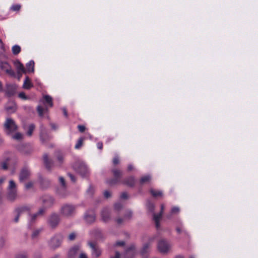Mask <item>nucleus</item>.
Masks as SVG:
<instances>
[{
    "label": "nucleus",
    "instance_id": "f257e3e1",
    "mask_svg": "<svg viewBox=\"0 0 258 258\" xmlns=\"http://www.w3.org/2000/svg\"><path fill=\"white\" fill-rule=\"evenodd\" d=\"M77 206L72 204L66 203L61 205L60 209V214L64 217H72L76 212Z\"/></svg>",
    "mask_w": 258,
    "mask_h": 258
},
{
    "label": "nucleus",
    "instance_id": "680f3d73",
    "mask_svg": "<svg viewBox=\"0 0 258 258\" xmlns=\"http://www.w3.org/2000/svg\"><path fill=\"white\" fill-rule=\"evenodd\" d=\"M120 198L122 199H127L128 198L127 194L126 192H122L120 195Z\"/></svg>",
    "mask_w": 258,
    "mask_h": 258
},
{
    "label": "nucleus",
    "instance_id": "58836bf2",
    "mask_svg": "<svg viewBox=\"0 0 258 258\" xmlns=\"http://www.w3.org/2000/svg\"><path fill=\"white\" fill-rule=\"evenodd\" d=\"M147 207L148 208V209L151 211V212H153L154 210V204L151 203V202L150 201H148L147 202Z\"/></svg>",
    "mask_w": 258,
    "mask_h": 258
},
{
    "label": "nucleus",
    "instance_id": "9b49d317",
    "mask_svg": "<svg viewBox=\"0 0 258 258\" xmlns=\"http://www.w3.org/2000/svg\"><path fill=\"white\" fill-rule=\"evenodd\" d=\"M155 239V236L151 237L149 238L148 242L144 244L141 251V253L144 258H147L148 257V253L150 251L151 243Z\"/></svg>",
    "mask_w": 258,
    "mask_h": 258
},
{
    "label": "nucleus",
    "instance_id": "6e6552de",
    "mask_svg": "<svg viewBox=\"0 0 258 258\" xmlns=\"http://www.w3.org/2000/svg\"><path fill=\"white\" fill-rule=\"evenodd\" d=\"M62 238L60 235H56L52 237L48 242V245L50 249L55 250L60 246Z\"/></svg>",
    "mask_w": 258,
    "mask_h": 258
},
{
    "label": "nucleus",
    "instance_id": "b1692460",
    "mask_svg": "<svg viewBox=\"0 0 258 258\" xmlns=\"http://www.w3.org/2000/svg\"><path fill=\"white\" fill-rule=\"evenodd\" d=\"M135 251L134 247L132 246L127 248L123 255V258H133Z\"/></svg>",
    "mask_w": 258,
    "mask_h": 258
},
{
    "label": "nucleus",
    "instance_id": "3c124183",
    "mask_svg": "<svg viewBox=\"0 0 258 258\" xmlns=\"http://www.w3.org/2000/svg\"><path fill=\"white\" fill-rule=\"evenodd\" d=\"M94 189L92 186H90L87 191L88 195L92 196L94 192Z\"/></svg>",
    "mask_w": 258,
    "mask_h": 258
},
{
    "label": "nucleus",
    "instance_id": "5701e85b",
    "mask_svg": "<svg viewBox=\"0 0 258 258\" xmlns=\"http://www.w3.org/2000/svg\"><path fill=\"white\" fill-rule=\"evenodd\" d=\"M14 64L17 70V72L19 74L26 73V71L25 69L24 66L19 60L15 61Z\"/></svg>",
    "mask_w": 258,
    "mask_h": 258
},
{
    "label": "nucleus",
    "instance_id": "4be33fe9",
    "mask_svg": "<svg viewBox=\"0 0 258 258\" xmlns=\"http://www.w3.org/2000/svg\"><path fill=\"white\" fill-rule=\"evenodd\" d=\"M43 161L45 167L48 170H50L53 166V162L51 160H49L48 159V156L47 154H44L43 155Z\"/></svg>",
    "mask_w": 258,
    "mask_h": 258
},
{
    "label": "nucleus",
    "instance_id": "dca6fc26",
    "mask_svg": "<svg viewBox=\"0 0 258 258\" xmlns=\"http://www.w3.org/2000/svg\"><path fill=\"white\" fill-rule=\"evenodd\" d=\"M95 214L93 211H87L84 215V219L87 223L91 224L95 220Z\"/></svg>",
    "mask_w": 258,
    "mask_h": 258
},
{
    "label": "nucleus",
    "instance_id": "a211bd4d",
    "mask_svg": "<svg viewBox=\"0 0 258 258\" xmlns=\"http://www.w3.org/2000/svg\"><path fill=\"white\" fill-rule=\"evenodd\" d=\"M101 216L102 220L104 222H108L110 219V211L107 208H105L102 209L101 212Z\"/></svg>",
    "mask_w": 258,
    "mask_h": 258
},
{
    "label": "nucleus",
    "instance_id": "a878e982",
    "mask_svg": "<svg viewBox=\"0 0 258 258\" xmlns=\"http://www.w3.org/2000/svg\"><path fill=\"white\" fill-rule=\"evenodd\" d=\"M43 103L46 106L51 107L53 106L52 98L49 95H45L43 97Z\"/></svg>",
    "mask_w": 258,
    "mask_h": 258
},
{
    "label": "nucleus",
    "instance_id": "338daca9",
    "mask_svg": "<svg viewBox=\"0 0 258 258\" xmlns=\"http://www.w3.org/2000/svg\"><path fill=\"white\" fill-rule=\"evenodd\" d=\"M68 176L70 177V178H71V180L73 182H75L76 181V178H75V177L74 176V175H73L72 174H71L70 173H68Z\"/></svg>",
    "mask_w": 258,
    "mask_h": 258
},
{
    "label": "nucleus",
    "instance_id": "4d7b16f0",
    "mask_svg": "<svg viewBox=\"0 0 258 258\" xmlns=\"http://www.w3.org/2000/svg\"><path fill=\"white\" fill-rule=\"evenodd\" d=\"M79 254V258H88L87 254L83 252L81 249V252Z\"/></svg>",
    "mask_w": 258,
    "mask_h": 258
},
{
    "label": "nucleus",
    "instance_id": "bf43d9fd",
    "mask_svg": "<svg viewBox=\"0 0 258 258\" xmlns=\"http://www.w3.org/2000/svg\"><path fill=\"white\" fill-rule=\"evenodd\" d=\"M78 128L79 131L81 133L84 132L85 131V129H86L85 126L84 125H79L78 126Z\"/></svg>",
    "mask_w": 258,
    "mask_h": 258
},
{
    "label": "nucleus",
    "instance_id": "20e7f679",
    "mask_svg": "<svg viewBox=\"0 0 258 258\" xmlns=\"http://www.w3.org/2000/svg\"><path fill=\"white\" fill-rule=\"evenodd\" d=\"M74 168L77 173L83 177L87 176L89 173L87 165L83 162H76L74 165Z\"/></svg>",
    "mask_w": 258,
    "mask_h": 258
},
{
    "label": "nucleus",
    "instance_id": "de8ad7c7",
    "mask_svg": "<svg viewBox=\"0 0 258 258\" xmlns=\"http://www.w3.org/2000/svg\"><path fill=\"white\" fill-rule=\"evenodd\" d=\"M113 164L115 165L119 163V158L118 155H116L113 159Z\"/></svg>",
    "mask_w": 258,
    "mask_h": 258
},
{
    "label": "nucleus",
    "instance_id": "e2e57ef3",
    "mask_svg": "<svg viewBox=\"0 0 258 258\" xmlns=\"http://www.w3.org/2000/svg\"><path fill=\"white\" fill-rule=\"evenodd\" d=\"M104 196L105 198H108L111 197V194L109 191L105 190L104 192Z\"/></svg>",
    "mask_w": 258,
    "mask_h": 258
},
{
    "label": "nucleus",
    "instance_id": "bb28decb",
    "mask_svg": "<svg viewBox=\"0 0 258 258\" xmlns=\"http://www.w3.org/2000/svg\"><path fill=\"white\" fill-rule=\"evenodd\" d=\"M151 180V176L150 175H146L142 177L140 180V183L142 185L149 183Z\"/></svg>",
    "mask_w": 258,
    "mask_h": 258
},
{
    "label": "nucleus",
    "instance_id": "f3484780",
    "mask_svg": "<svg viewBox=\"0 0 258 258\" xmlns=\"http://www.w3.org/2000/svg\"><path fill=\"white\" fill-rule=\"evenodd\" d=\"M5 110L9 114L14 113L17 110V106L14 101H9L5 106Z\"/></svg>",
    "mask_w": 258,
    "mask_h": 258
},
{
    "label": "nucleus",
    "instance_id": "f704fd0d",
    "mask_svg": "<svg viewBox=\"0 0 258 258\" xmlns=\"http://www.w3.org/2000/svg\"><path fill=\"white\" fill-rule=\"evenodd\" d=\"M125 244V242L123 241H117L115 244H113L112 247H111L110 249H112L113 250L116 249L115 248L117 246H123Z\"/></svg>",
    "mask_w": 258,
    "mask_h": 258
},
{
    "label": "nucleus",
    "instance_id": "6ab92c4d",
    "mask_svg": "<svg viewBox=\"0 0 258 258\" xmlns=\"http://www.w3.org/2000/svg\"><path fill=\"white\" fill-rule=\"evenodd\" d=\"M90 234L97 240L102 239L104 238L103 234L101 230L99 229H95L90 232Z\"/></svg>",
    "mask_w": 258,
    "mask_h": 258
},
{
    "label": "nucleus",
    "instance_id": "79ce46f5",
    "mask_svg": "<svg viewBox=\"0 0 258 258\" xmlns=\"http://www.w3.org/2000/svg\"><path fill=\"white\" fill-rule=\"evenodd\" d=\"M41 231V230L40 229H36L34 230L32 234V238L33 239L36 238L40 234Z\"/></svg>",
    "mask_w": 258,
    "mask_h": 258
},
{
    "label": "nucleus",
    "instance_id": "aec40b11",
    "mask_svg": "<svg viewBox=\"0 0 258 258\" xmlns=\"http://www.w3.org/2000/svg\"><path fill=\"white\" fill-rule=\"evenodd\" d=\"M164 209V205L161 206V212L158 214H154V220L156 224V227L158 228L160 226L159 221L162 216Z\"/></svg>",
    "mask_w": 258,
    "mask_h": 258
},
{
    "label": "nucleus",
    "instance_id": "ddd939ff",
    "mask_svg": "<svg viewBox=\"0 0 258 258\" xmlns=\"http://www.w3.org/2000/svg\"><path fill=\"white\" fill-rule=\"evenodd\" d=\"M0 67L2 70L11 76H15V73L11 66L7 62H1Z\"/></svg>",
    "mask_w": 258,
    "mask_h": 258
},
{
    "label": "nucleus",
    "instance_id": "473e14b6",
    "mask_svg": "<svg viewBox=\"0 0 258 258\" xmlns=\"http://www.w3.org/2000/svg\"><path fill=\"white\" fill-rule=\"evenodd\" d=\"M32 86L31 84L28 77H26L23 84V88L25 89H30Z\"/></svg>",
    "mask_w": 258,
    "mask_h": 258
},
{
    "label": "nucleus",
    "instance_id": "5fc2aeb1",
    "mask_svg": "<svg viewBox=\"0 0 258 258\" xmlns=\"http://www.w3.org/2000/svg\"><path fill=\"white\" fill-rule=\"evenodd\" d=\"M115 251V255L114 256H110V258H120V253L116 250V249H114Z\"/></svg>",
    "mask_w": 258,
    "mask_h": 258
},
{
    "label": "nucleus",
    "instance_id": "052dcab7",
    "mask_svg": "<svg viewBox=\"0 0 258 258\" xmlns=\"http://www.w3.org/2000/svg\"><path fill=\"white\" fill-rule=\"evenodd\" d=\"M59 182L60 183V184H61V185L63 187H65V186H66L65 181H64V179L62 177H59Z\"/></svg>",
    "mask_w": 258,
    "mask_h": 258
},
{
    "label": "nucleus",
    "instance_id": "e433bc0d",
    "mask_svg": "<svg viewBox=\"0 0 258 258\" xmlns=\"http://www.w3.org/2000/svg\"><path fill=\"white\" fill-rule=\"evenodd\" d=\"M12 138L16 140H20L23 138V135L20 133H16L12 137Z\"/></svg>",
    "mask_w": 258,
    "mask_h": 258
},
{
    "label": "nucleus",
    "instance_id": "1a4fd4ad",
    "mask_svg": "<svg viewBox=\"0 0 258 258\" xmlns=\"http://www.w3.org/2000/svg\"><path fill=\"white\" fill-rule=\"evenodd\" d=\"M60 221V215L57 213H53L50 215L48 219V223L52 228H55L58 225Z\"/></svg>",
    "mask_w": 258,
    "mask_h": 258
},
{
    "label": "nucleus",
    "instance_id": "49530a36",
    "mask_svg": "<svg viewBox=\"0 0 258 258\" xmlns=\"http://www.w3.org/2000/svg\"><path fill=\"white\" fill-rule=\"evenodd\" d=\"M9 160V159L8 158H7L5 161L3 162L2 163V168L4 170H6L8 169V163Z\"/></svg>",
    "mask_w": 258,
    "mask_h": 258
},
{
    "label": "nucleus",
    "instance_id": "c9c22d12",
    "mask_svg": "<svg viewBox=\"0 0 258 258\" xmlns=\"http://www.w3.org/2000/svg\"><path fill=\"white\" fill-rule=\"evenodd\" d=\"M37 111L39 113V116H42L43 115V112L44 111H47V108L43 109L41 106L39 105L37 107Z\"/></svg>",
    "mask_w": 258,
    "mask_h": 258
},
{
    "label": "nucleus",
    "instance_id": "a19ab883",
    "mask_svg": "<svg viewBox=\"0 0 258 258\" xmlns=\"http://www.w3.org/2000/svg\"><path fill=\"white\" fill-rule=\"evenodd\" d=\"M132 212L131 211H127L124 216V220H129L132 217Z\"/></svg>",
    "mask_w": 258,
    "mask_h": 258
},
{
    "label": "nucleus",
    "instance_id": "7ed1b4c3",
    "mask_svg": "<svg viewBox=\"0 0 258 258\" xmlns=\"http://www.w3.org/2000/svg\"><path fill=\"white\" fill-rule=\"evenodd\" d=\"M17 197L16 185L13 180H10L8 187L7 199L11 202H14L17 199Z\"/></svg>",
    "mask_w": 258,
    "mask_h": 258
},
{
    "label": "nucleus",
    "instance_id": "09e8293b",
    "mask_svg": "<svg viewBox=\"0 0 258 258\" xmlns=\"http://www.w3.org/2000/svg\"><path fill=\"white\" fill-rule=\"evenodd\" d=\"M50 184V182L48 180H43L41 182L42 186L44 188L47 187Z\"/></svg>",
    "mask_w": 258,
    "mask_h": 258
},
{
    "label": "nucleus",
    "instance_id": "423d86ee",
    "mask_svg": "<svg viewBox=\"0 0 258 258\" xmlns=\"http://www.w3.org/2000/svg\"><path fill=\"white\" fill-rule=\"evenodd\" d=\"M88 245L91 249L92 258H98L101 255L102 250L97 244L89 241L88 242Z\"/></svg>",
    "mask_w": 258,
    "mask_h": 258
},
{
    "label": "nucleus",
    "instance_id": "7c9ffc66",
    "mask_svg": "<svg viewBox=\"0 0 258 258\" xmlns=\"http://www.w3.org/2000/svg\"><path fill=\"white\" fill-rule=\"evenodd\" d=\"M84 139L85 138L83 137H81L79 138L75 146V148L76 149L78 150L81 148L83 145Z\"/></svg>",
    "mask_w": 258,
    "mask_h": 258
},
{
    "label": "nucleus",
    "instance_id": "2eb2a0df",
    "mask_svg": "<svg viewBox=\"0 0 258 258\" xmlns=\"http://www.w3.org/2000/svg\"><path fill=\"white\" fill-rule=\"evenodd\" d=\"M45 211H46L44 208H41L39 209L38 211L36 213L30 215V222L31 223L34 222L38 218L44 216Z\"/></svg>",
    "mask_w": 258,
    "mask_h": 258
},
{
    "label": "nucleus",
    "instance_id": "13d9d810",
    "mask_svg": "<svg viewBox=\"0 0 258 258\" xmlns=\"http://www.w3.org/2000/svg\"><path fill=\"white\" fill-rule=\"evenodd\" d=\"M33 185V182H29L25 184V188L27 189H29L31 188V187H32Z\"/></svg>",
    "mask_w": 258,
    "mask_h": 258
},
{
    "label": "nucleus",
    "instance_id": "f8f14e48",
    "mask_svg": "<svg viewBox=\"0 0 258 258\" xmlns=\"http://www.w3.org/2000/svg\"><path fill=\"white\" fill-rule=\"evenodd\" d=\"M81 252V248L78 245H75L69 249L67 253V258H76Z\"/></svg>",
    "mask_w": 258,
    "mask_h": 258
},
{
    "label": "nucleus",
    "instance_id": "ea45409f",
    "mask_svg": "<svg viewBox=\"0 0 258 258\" xmlns=\"http://www.w3.org/2000/svg\"><path fill=\"white\" fill-rule=\"evenodd\" d=\"M57 159L58 162V165H60L62 163L63 161V155L61 153H58V155L57 156Z\"/></svg>",
    "mask_w": 258,
    "mask_h": 258
},
{
    "label": "nucleus",
    "instance_id": "603ef678",
    "mask_svg": "<svg viewBox=\"0 0 258 258\" xmlns=\"http://www.w3.org/2000/svg\"><path fill=\"white\" fill-rule=\"evenodd\" d=\"M19 97L23 100H27L28 99V97L25 95V93L24 92L20 93L19 94Z\"/></svg>",
    "mask_w": 258,
    "mask_h": 258
},
{
    "label": "nucleus",
    "instance_id": "774afa93",
    "mask_svg": "<svg viewBox=\"0 0 258 258\" xmlns=\"http://www.w3.org/2000/svg\"><path fill=\"white\" fill-rule=\"evenodd\" d=\"M183 236H188V233L186 231V230L183 228V230H182V232H181V233L180 234Z\"/></svg>",
    "mask_w": 258,
    "mask_h": 258
},
{
    "label": "nucleus",
    "instance_id": "2f4dec72",
    "mask_svg": "<svg viewBox=\"0 0 258 258\" xmlns=\"http://www.w3.org/2000/svg\"><path fill=\"white\" fill-rule=\"evenodd\" d=\"M12 52L14 55L18 54L21 51V47L18 45H15L12 47Z\"/></svg>",
    "mask_w": 258,
    "mask_h": 258
},
{
    "label": "nucleus",
    "instance_id": "393cba45",
    "mask_svg": "<svg viewBox=\"0 0 258 258\" xmlns=\"http://www.w3.org/2000/svg\"><path fill=\"white\" fill-rule=\"evenodd\" d=\"M6 94L8 96H13L15 93V87L10 84H7L6 85Z\"/></svg>",
    "mask_w": 258,
    "mask_h": 258
},
{
    "label": "nucleus",
    "instance_id": "4c0bfd02",
    "mask_svg": "<svg viewBox=\"0 0 258 258\" xmlns=\"http://www.w3.org/2000/svg\"><path fill=\"white\" fill-rule=\"evenodd\" d=\"M21 8V6L20 4L13 5L10 8V10L13 11H19Z\"/></svg>",
    "mask_w": 258,
    "mask_h": 258
},
{
    "label": "nucleus",
    "instance_id": "72a5a7b5",
    "mask_svg": "<svg viewBox=\"0 0 258 258\" xmlns=\"http://www.w3.org/2000/svg\"><path fill=\"white\" fill-rule=\"evenodd\" d=\"M35 126L34 124H31L29 125L28 130L27 132V134L29 136L32 135L33 132L35 129Z\"/></svg>",
    "mask_w": 258,
    "mask_h": 258
},
{
    "label": "nucleus",
    "instance_id": "9d476101",
    "mask_svg": "<svg viewBox=\"0 0 258 258\" xmlns=\"http://www.w3.org/2000/svg\"><path fill=\"white\" fill-rule=\"evenodd\" d=\"M42 203L43 207L46 210V208H49L53 206L55 203L54 199L48 195H45L42 197Z\"/></svg>",
    "mask_w": 258,
    "mask_h": 258
},
{
    "label": "nucleus",
    "instance_id": "c85d7f7f",
    "mask_svg": "<svg viewBox=\"0 0 258 258\" xmlns=\"http://www.w3.org/2000/svg\"><path fill=\"white\" fill-rule=\"evenodd\" d=\"M150 192L151 194V195L154 197H162L163 196V193L161 190H155V189L153 188H151L150 189Z\"/></svg>",
    "mask_w": 258,
    "mask_h": 258
},
{
    "label": "nucleus",
    "instance_id": "37998d69",
    "mask_svg": "<svg viewBox=\"0 0 258 258\" xmlns=\"http://www.w3.org/2000/svg\"><path fill=\"white\" fill-rule=\"evenodd\" d=\"M180 211V209L178 207H174L171 209V215L178 214Z\"/></svg>",
    "mask_w": 258,
    "mask_h": 258
},
{
    "label": "nucleus",
    "instance_id": "0eeeda50",
    "mask_svg": "<svg viewBox=\"0 0 258 258\" xmlns=\"http://www.w3.org/2000/svg\"><path fill=\"white\" fill-rule=\"evenodd\" d=\"M171 244L165 239L160 240L158 243V250L163 253H166L171 248Z\"/></svg>",
    "mask_w": 258,
    "mask_h": 258
},
{
    "label": "nucleus",
    "instance_id": "39448f33",
    "mask_svg": "<svg viewBox=\"0 0 258 258\" xmlns=\"http://www.w3.org/2000/svg\"><path fill=\"white\" fill-rule=\"evenodd\" d=\"M111 171L114 178L107 180L106 182L109 185H113L120 181V178L122 175V172L117 169H113Z\"/></svg>",
    "mask_w": 258,
    "mask_h": 258
},
{
    "label": "nucleus",
    "instance_id": "6e6d98bb",
    "mask_svg": "<svg viewBox=\"0 0 258 258\" xmlns=\"http://www.w3.org/2000/svg\"><path fill=\"white\" fill-rule=\"evenodd\" d=\"M15 258H28V255L26 253H21L17 254Z\"/></svg>",
    "mask_w": 258,
    "mask_h": 258
},
{
    "label": "nucleus",
    "instance_id": "cd10ccee",
    "mask_svg": "<svg viewBox=\"0 0 258 258\" xmlns=\"http://www.w3.org/2000/svg\"><path fill=\"white\" fill-rule=\"evenodd\" d=\"M34 67V61L32 60L29 61L26 64V71L28 72H33Z\"/></svg>",
    "mask_w": 258,
    "mask_h": 258
},
{
    "label": "nucleus",
    "instance_id": "c756f323",
    "mask_svg": "<svg viewBox=\"0 0 258 258\" xmlns=\"http://www.w3.org/2000/svg\"><path fill=\"white\" fill-rule=\"evenodd\" d=\"M29 209L26 206H22L19 208H17L15 210V212L16 214H19L21 215L23 212L28 211Z\"/></svg>",
    "mask_w": 258,
    "mask_h": 258
},
{
    "label": "nucleus",
    "instance_id": "a18cd8bd",
    "mask_svg": "<svg viewBox=\"0 0 258 258\" xmlns=\"http://www.w3.org/2000/svg\"><path fill=\"white\" fill-rule=\"evenodd\" d=\"M184 227L182 224L177 226L176 228V231L178 234H180L182 232Z\"/></svg>",
    "mask_w": 258,
    "mask_h": 258
},
{
    "label": "nucleus",
    "instance_id": "f03ea898",
    "mask_svg": "<svg viewBox=\"0 0 258 258\" xmlns=\"http://www.w3.org/2000/svg\"><path fill=\"white\" fill-rule=\"evenodd\" d=\"M4 130L8 135H11L18 129L15 121L11 117H7L3 124Z\"/></svg>",
    "mask_w": 258,
    "mask_h": 258
},
{
    "label": "nucleus",
    "instance_id": "c03bdc74",
    "mask_svg": "<svg viewBox=\"0 0 258 258\" xmlns=\"http://www.w3.org/2000/svg\"><path fill=\"white\" fill-rule=\"evenodd\" d=\"M40 139L42 142H44L48 139V137L47 135L41 132L40 134Z\"/></svg>",
    "mask_w": 258,
    "mask_h": 258
},
{
    "label": "nucleus",
    "instance_id": "864d4df0",
    "mask_svg": "<svg viewBox=\"0 0 258 258\" xmlns=\"http://www.w3.org/2000/svg\"><path fill=\"white\" fill-rule=\"evenodd\" d=\"M76 233L73 232V233H71V234H69L68 238H69V240L72 241V240H75V239L76 238Z\"/></svg>",
    "mask_w": 258,
    "mask_h": 258
},
{
    "label": "nucleus",
    "instance_id": "0e129e2a",
    "mask_svg": "<svg viewBox=\"0 0 258 258\" xmlns=\"http://www.w3.org/2000/svg\"><path fill=\"white\" fill-rule=\"evenodd\" d=\"M5 239L3 237L0 238V247H2L4 246L5 243Z\"/></svg>",
    "mask_w": 258,
    "mask_h": 258
},
{
    "label": "nucleus",
    "instance_id": "8fccbe9b",
    "mask_svg": "<svg viewBox=\"0 0 258 258\" xmlns=\"http://www.w3.org/2000/svg\"><path fill=\"white\" fill-rule=\"evenodd\" d=\"M122 207V205L120 203H117L114 204V209L117 211H119Z\"/></svg>",
    "mask_w": 258,
    "mask_h": 258
},
{
    "label": "nucleus",
    "instance_id": "4468645a",
    "mask_svg": "<svg viewBox=\"0 0 258 258\" xmlns=\"http://www.w3.org/2000/svg\"><path fill=\"white\" fill-rule=\"evenodd\" d=\"M30 175V169L27 167H23L19 174V180L21 182L27 179Z\"/></svg>",
    "mask_w": 258,
    "mask_h": 258
},
{
    "label": "nucleus",
    "instance_id": "412c9836",
    "mask_svg": "<svg viewBox=\"0 0 258 258\" xmlns=\"http://www.w3.org/2000/svg\"><path fill=\"white\" fill-rule=\"evenodd\" d=\"M122 183L130 187L134 186L135 184V179L134 176H130L125 178Z\"/></svg>",
    "mask_w": 258,
    "mask_h": 258
},
{
    "label": "nucleus",
    "instance_id": "69168bd1",
    "mask_svg": "<svg viewBox=\"0 0 258 258\" xmlns=\"http://www.w3.org/2000/svg\"><path fill=\"white\" fill-rule=\"evenodd\" d=\"M124 218H118L116 219V222L118 224H121L124 220Z\"/></svg>",
    "mask_w": 258,
    "mask_h": 258
}]
</instances>
